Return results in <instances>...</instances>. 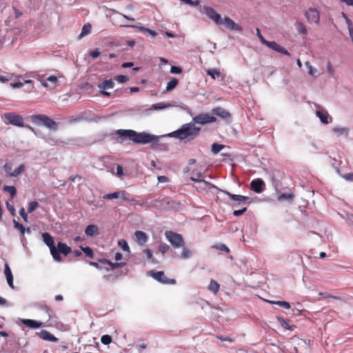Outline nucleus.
Returning a JSON list of instances; mask_svg holds the SVG:
<instances>
[{
  "label": "nucleus",
  "instance_id": "obj_42",
  "mask_svg": "<svg viewBox=\"0 0 353 353\" xmlns=\"http://www.w3.org/2000/svg\"><path fill=\"white\" fill-rule=\"evenodd\" d=\"M272 304L278 305L285 309H290V304L284 301H269Z\"/></svg>",
  "mask_w": 353,
  "mask_h": 353
},
{
  "label": "nucleus",
  "instance_id": "obj_4",
  "mask_svg": "<svg viewBox=\"0 0 353 353\" xmlns=\"http://www.w3.org/2000/svg\"><path fill=\"white\" fill-rule=\"evenodd\" d=\"M256 35L259 38L261 42L270 48V49L281 53L283 54L290 56V53L285 49L283 46L277 43L276 41H269L264 39V37L261 34L260 30L259 28H256Z\"/></svg>",
  "mask_w": 353,
  "mask_h": 353
},
{
  "label": "nucleus",
  "instance_id": "obj_3",
  "mask_svg": "<svg viewBox=\"0 0 353 353\" xmlns=\"http://www.w3.org/2000/svg\"><path fill=\"white\" fill-rule=\"evenodd\" d=\"M30 120L32 123H33L34 124H43L46 128L54 131L57 130L58 128V125L57 122H55L54 120H52V119H50V117L45 114L32 115L30 117Z\"/></svg>",
  "mask_w": 353,
  "mask_h": 353
},
{
  "label": "nucleus",
  "instance_id": "obj_33",
  "mask_svg": "<svg viewBox=\"0 0 353 353\" xmlns=\"http://www.w3.org/2000/svg\"><path fill=\"white\" fill-rule=\"evenodd\" d=\"M132 201L141 207L150 208L151 201H149L148 200H136L133 199Z\"/></svg>",
  "mask_w": 353,
  "mask_h": 353
},
{
  "label": "nucleus",
  "instance_id": "obj_14",
  "mask_svg": "<svg viewBox=\"0 0 353 353\" xmlns=\"http://www.w3.org/2000/svg\"><path fill=\"white\" fill-rule=\"evenodd\" d=\"M212 113L213 114H215V115L219 117L220 118H221L223 119L228 120V121H230L232 117L231 114L228 110H225L224 108H223L221 107L214 108L212 110Z\"/></svg>",
  "mask_w": 353,
  "mask_h": 353
},
{
  "label": "nucleus",
  "instance_id": "obj_19",
  "mask_svg": "<svg viewBox=\"0 0 353 353\" xmlns=\"http://www.w3.org/2000/svg\"><path fill=\"white\" fill-rule=\"evenodd\" d=\"M134 236L136 237L137 241L139 244L141 245H144L148 241V236L147 234L143 232V231H136L134 233Z\"/></svg>",
  "mask_w": 353,
  "mask_h": 353
},
{
  "label": "nucleus",
  "instance_id": "obj_58",
  "mask_svg": "<svg viewBox=\"0 0 353 353\" xmlns=\"http://www.w3.org/2000/svg\"><path fill=\"white\" fill-rule=\"evenodd\" d=\"M19 214L20 216L22 217V219H23L24 221L27 222L28 221V214H26V211H25V209L24 208H21L20 210H19Z\"/></svg>",
  "mask_w": 353,
  "mask_h": 353
},
{
  "label": "nucleus",
  "instance_id": "obj_30",
  "mask_svg": "<svg viewBox=\"0 0 353 353\" xmlns=\"http://www.w3.org/2000/svg\"><path fill=\"white\" fill-rule=\"evenodd\" d=\"M305 65L306 66L307 69V73L309 74V75L312 76V77H316L319 76V74L317 72V70L316 68H314L309 61H306L305 63Z\"/></svg>",
  "mask_w": 353,
  "mask_h": 353
},
{
  "label": "nucleus",
  "instance_id": "obj_51",
  "mask_svg": "<svg viewBox=\"0 0 353 353\" xmlns=\"http://www.w3.org/2000/svg\"><path fill=\"white\" fill-rule=\"evenodd\" d=\"M128 79L129 78L127 76L123 74H119L114 77V80L121 83L127 82Z\"/></svg>",
  "mask_w": 353,
  "mask_h": 353
},
{
  "label": "nucleus",
  "instance_id": "obj_15",
  "mask_svg": "<svg viewBox=\"0 0 353 353\" xmlns=\"http://www.w3.org/2000/svg\"><path fill=\"white\" fill-rule=\"evenodd\" d=\"M251 189L256 193H261L263 190L265 183L261 179H254L250 183Z\"/></svg>",
  "mask_w": 353,
  "mask_h": 353
},
{
  "label": "nucleus",
  "instance_id": "obj_1",
  "mask_svg": "<svg viewBox=\"0 0 353 353\" xmlns=\"http://www.w3.org/2000/svg\"><path fill=\"white\" fill-rule=\"evenodd\" d=\"M116 134L119 135L120 138H128L134 143L137 144H145L158 140V137L154 135L150 134L145 132H137L133 130H118Z\"/></svg>",
  "mask_w": 353,
  "mask_h": 353
},
{
  "label": "nucleus",
  "instance_id": "obj_45",
  "mask_svg": "<svg viewBox=\"0 0 353 353\" xmlns=\"http://www.w3.org/2000/svg\"><path fill=\"white\" fill-rule=\"evenodd\" d=\"M80 248L87 256H88L89 258H91V259H92L94 257V252L90 248H89V247L84 248L82 246H81Z\"/></svg>",
  "mask_w": 353,
  "mask_h": 353
},
{
  "label": "nucleus",
  "instance_id": "obj_26",
  "mask_svg": "<svg viewBox=\"0 0 353 353\" xmlns=\"http://www.w3.org/2000/svg\"><path fill=\"white\" fill-rule=\"evenodd\" d=\"M101 263L104 264H108L112 270H115L121 267L125 266L126 263L123 262H117V263H112L107 259H103L101 261Z\"/></svg>",
  "mask_w": 353,
  "mask_h": 353
},
{
  "label": "nucleus",
  "instance_id": "obj_49",
  "mask_svg": "<svg viewBox=\"0 0 353 353\" xmlns=\"http://www.w3.org/2000/svg\"><path fill=\"white\" fill-rule=\"evenodd\" d=\"M294 194L292 193L290 194H281L278 196L279 201L282 200H292L294 198Z\"/></svg>",
  "mask_w": 353,
  "mask_h": 353
},
{
  "label": "nucleus",
  "instance_id": "obj_39",
  "mask_svg": "<svg viewBox=\"0 0 353 353\" xmlns=\"http://www.w3.org/2000/svg\"><path fill=\"white\" fill-rule=\"evenodd\" d=\"M3 190L7 192H9L12 198L14 197L17 195V189L14 186L4 185Z\"/></svg>",
  "mask_w": 353,
  "mask_h": 353
},
{
  "label": "nucleus",
  "instance_id": "obj_40",
  "mask_svg": "<svg viewBox=\"0 0 353 353\" xmlns=\"http://www.w3.org/2000/svg\"><path fill=\"white\" fill-rule=\"evenodd\" d=\"M207 74L210 76L213 79H216L221 76V72L216 69H211L207 70Z\"/></svg>",
  "mask_w": 353,
  "mask_h": 353
},
{
  "label": "nucleus",
  "instance_id": "obj_47",
  "mask_svg": "<svg viewBox=\"0 0 353 353\" xmlns=\"http://www.w3.org/2000/svg\"><path fill=\"white\" fill-rule=\"evenodd\" d=\"M39 204L37 201H31L30 203H29V205H28V212L29 213H32L38 207H39Z\"/></svg>",
  "mask_w": 353,
  "mask_h": 353
},
{
  "label": "nucleus",
  "instance_id": "obj_7",
  "mask_svg": "<svg viewBox=\"0 0 353 353\" xmlns=\"http://www.w3.org/2000/svg\"><path fill=\"white\" fill-rule=\"evenodd\" d=\"M148 275L163 284L174 285L176 283L175 279L168 278L163 271L150 270L148 272Z\"/></svg>",
  "mask_w": 353,
  "mask_h": 353
},
{
  "label": "nucleus",
  "instance_id": "obj_18",
  "mask_svg": "<svg viewBox=\"0 0 353 353\" xmlns=\"http://www.w3.org/2000/svg\"><path fill=\"white\" fill-rule=\"evenodd\" d=\"M4 274L6 277L8 284L9 285V286L10 288L14 289V284H13V275L12 274L11 270L8 263L5 264Z\"/></svg>",
  "mask_w": 353,
  "mask_h": 353
},
{
  "label": "nucleus",
  "instance_id": "obj_13",
  "mask_svg": "<svg viewBox=\"0 0 353 353\" xmlns=\"http://www.w3.org/2000/svg\"><path fill=\"white\" fill-rule=\"evenodd\" d=\"M305 17L309 23H318L320 20L319 12L315 8H310L306 11Z\"/></svg>",
  "mask_w": 353,
  "mask_h": 353
},
{
  "label": "nucleus",
  "instance_id": "obj_54",
  "mask_svg": "<svg viewBox=\"0 0 353 353\" xmlns=\"http://www.w3.org/2000/svg\"><path fill=\"white\" fill-rule=\"evenodd\" d=\"M119 246H121V248L123 249V251H126V252L130 251V248L128 246V244L125 240H123V239L119 240Z\"/></svg>",
  "mask_w": 353,
  "mask_h": 353
},
{
  "label": "nucleus",
  "instance_id": "obj_8",
  "mask_svg": "<svg viewBox=\"0 0 353 353\" xmlns=\"http://www.w3.org/2000/svg\"><path fill=\"white\" fill-rule=\"evenodd\" d=\"M4 118L9 123L13 125L24 127L23 117L21 115L16 114L15 112H6L4 114Z\"/></svg>",
  "mask_w": 353,
  "mask_h": 353
},
{
  "label": "nucleus",
  "instance_id": "obj_57",
  "mask_svg": "<svg viewBox=\"0 0 353 353\" xmlns=\"http://www.w3.org/2000/svg\"><path fill=\"white\" fill-rule=\"evenodd\" d=\"M327 72L329 73V74L331 76V77H333L334 74V70L332 65V63L331 62H328L327 64Z\"/></svg>",
  "mask_w": 353,
  "mask_h": 353
},
{
  "label": "nucleus",
  "instance_id": "obj_24",
  "mask_svg": "<svg viewBox=\"0 0 353 353\" xmlns=\"http://www.w3.org/2000/svg\"><path fill=\"white\" fill-rule=\"evenodd\" d=\"M14 227L16 230L20 232L21 235L24 236L25 232L30 233V228H26L22 224L17 222L15 219L13 220Z\"/></svg>",
  "mask_w": 353,
  "mask_h": 353
},
{
  "label": "nucleus",
  "instance_id": "obj_50",
  "mask_svg": "<svg viewBox=\"0 0 353 353\" xmlns=\"http://www.w3.org/2000/svg\"><path fill=\"white\" fill-rule=\"evenodd\" d=\"M119 194V191H117V192H115L113 193L106 194L103 196V199H118Z\"/></svg>",
  "mask_w": 353,
  "mask_h": 353
},
{
  "label": "nucleus",
  "instance_id": "obj_55",
  "mask_svg": "<svg viewBox=\"0 0 353 353\" xmlns=\"http://www.w3.org/2000/svg\"><path fill=\"white\" fill-rule=\"evenodd\" d=\"M169 245H167L165 243H162L159 246V251L161 252L162 254L165 253L169 250Z\"/></svg>",
  "mask_w": 353,
  "mask_h": 353
},
{
  "label": "nucleus",
  "instance_id": "obj_34",
  "mask_svg": "<svg viewBox=\"0 0 353 353\" xmlns=\"http://www.w3.org/2000/svg\"><path fill=\"white\" fill-rule=\"evenodd\" d=\"M276 319L279 324L285 330H293L292 326L290 325L289 323L282 317L276 316Z\"/></svg>",
  "mask_w": 353,
  "mask_h": 353
},
{
  "label": "nucleus",
  "instance_id": "obj_29",
  "mask_svg": "<svg viewBox=\"0 0 353 353\" xmlns=\"http://www.w3.org/2000/svg\"><path fill=\"white\" fill-rule=\"evenodd\" d=\"M86 235L92 236L98 233V228L94 225H89L85 230Z\"/></svg>",
  "mask_w": 353,
  "mask_h": 353
},
{
  "label": "nucleus",
  "instance_id": "obj_46",
  "mask_svg": "<svg viewBox=\"0 0 353 353\" xmlns=\"http://www.w3.org/2000/svg\"><path fill=\"white\" fill-rule=\"evenodd\" d=\"M119 198L126 201H132L133 199L130 198V194L124 190L119 191Z\"/></svg>",
  "mask_w": 353,
  "mask_h": 353
},
{
  "label": "nucleus",
  "instance_id": "obj_48",
  "mask_svg": "<svg viewBox=\"0 0 353 353\" xmlns=\"http://www.w3.org/2000/svg\"><path fill=\"white\" fill-rule=\"evenodd\" d=\"M296 28L297 30L303 34H306L307 32L306 27L301 22H297Z\"/></svg>",
  "mask_w": 353,
  "mask_h": 353
},
{
  "label": "nucleus",
  "instance_id": "obj_64",
  "mask_svg": "<svg viewBox=\"0 0 353 353\" xmlns=\"http://www.w3.org/2000/svg\"><path fill=\"white\" fill-rule=\"evenodd\" d=\"M5 171L6 172L7 176H10V174H12V165L8 163H6L3 166Z\"/></svg>",
  "mask_w": 353,
  "mask_h": 353
},
{
  "label": "nucleus",
  "instance_id": "obj_11",
  "mask_svg": "<svg viewBox=\"0 0 353 353\" xmlns=\"http://www.w3.org/2000/svg\"><path fill=\"white\" fill-rule=\"evenodd\" d=\"M224 25L226 28L230 30H235L238 32H241L243 30V28L239 24L235 23L232 19H231L228 17H225L223 19H221V25Z\"/></svg>",
  "mask_w": 353,
  "mask_h": 353
},
{
  "label": "nucleus",
  "instance_id": "obj_38",
  "mask_svg": "<svg viewBox=\"0 0 353 353\" xmlns=\"http://www.w3.org/2000/svg\"><path fill=\"white\" fill-rule=\"evenodd\" d=\"M225 148L224 145L214 143L212 145V152L214 154H218L222 149Z\"/></svg>",
  "mask_w": 353,
  "mask_h": 353
},
{
  "label": "nucleus",
  "instance_id": "obj_28",
  "mask_svg": "<svg viewBox=\"0 0 353 353\" xmlns=\"http://www.w3.org/2000/svg\"><path fill=\"white\" fill-rule=\"evenodd\" d=\"M220 288L219 284L214 280L212 279L208 285V289L213 292L214 294H216Z\"/></svg>",
  "mask_w": 353,
  "mask_h": 353
},
{
  "label": "nucleus",
  "instance_id": "obj_41",
  "mask_svg": "<svg viewBox=\"0 0 353 353\" xmlns=\"http://www.w3.org/2000/svg\"><path fill=\"white\" fill-rule=\"evenodd\" d=\"M25 170V165L23 164H21L17 169H15L12 174H10V176H18Z\"/></svg>",
  "mask_w": 353,
  "mask_h": 353
},
{
  "label": "nucleus",
  "instance_id": "obj_27",
  "mask_svg": "<svg viewBox=\"0 0 353 353\" xmlns=\"http://www.w3.org/2000/svg\"><path fill=\"white\" fill-rule=\"evenodd\" d=\"M199 185L198 186H196V188L197 190H205V189H211V188H216L214 185H212V183L205 181V180H201V181H199Z\"/></svg>",
  "mask_w": 353,
  "mask_h": 353
},
{
  "label": "nucleus",
  "instance_id": "obj_35",
  "mask_svg": "<svg viewBox=\"0 0 353 353\" xmlns=\"http://www.w3.org/2000/svg\"><path fill=\"white\" fill-rule=\"evenodd\" d=\"M172 106L171 103H158L153 104L152 108L155 110H162Z\"/></svg>",
  "mask_w": 353,
  "mask_h": 353
},
{
  "label": "nucleus",
  "instance_id": "obj_12",
  "mask_svg": "<svg viewBox=\"0 0 353 353\" xmlns=\"http://www.w3.org/2000/svg\"><path fill=\"white\" fill-rule=\"evenodd\" d=\"M170 201L168 199H157L151 201L150 208H156L160 210H166Z\"/></svg>",
  "mask_w": 353,
  "mask_h": 353
},
{
  "label": "nucleus",
  "instance_id": "obj_37",
  "mask_svg": "<svg viewBox=\"0 0 353 353\" xmlns=\"http://www.w3.org/2000/svg\"><path fill=\"white\" fill-rule=\"evenodd\" d=\"M47 81H49L50 82H51L53 84H56L57 82V78L56 76L52 75V76H50L49 77H48L46 80H41V83L43 86H44V87L48 86V85L47 83Z\"/></svg>",
  "mask_w": 353,
  "mask_h": 353
},
{
  "label": "nucleus",
  "instance_id": "obj_59",
  "mask_svg": "<svg viewBox=\"0 0 353 353\" xmlns=\"http://www.w3.org/2000/svg\"><path fill=\"white\" fill-rule=\"evenodd\" d=\"M143 252L145 254L148 259L152 260V261H154V259H153V254H152V252L151 250L145 249V250H143Z\"/></svg>",
  "mask_w": 353,
  "mask_h": 353
},
{
  "label": "nucleus",
  "instance_id": "obj_17",
  "mask_svg": "<svg viewBox=\"0 0 353 353\" xmlns=\"http://www.w3.org/2000/svg\"><path fill=\"white\" fill-rule=\"evenodd\" d=\"M227 195H228L233 201H238V203H234V207H237L240 205V203L241 202H245L250 199L248 196H243V195H239V194H233L228 192H224Z\"/></svg>",
  "mask_w": 353,
  "mask_h": 353
},
{
  "label": "nucleus",
  "instance_id": "obj_2",
  "mask_svg": "<svg viewBox=\"0 0 353 353\" xmlns=\"http://www.w3.org/2000/svg\"><path fill=\"white\" fill-rule=\"evenodd\" d=\"M200 131L201 128L196 127L194 122H191L183 124L179 130L172 132L170 136L181 140L187 138L194 139L198 136Z\"/></svg>",
  "mask_w": 353,
  "mask_h": 353
},
{
  "label": "nucleus",
  "instance_id": "obj_20",
  "mask_svg": "<svg viewBox=\"0 0 353 353\" xmlns=\"http://www.w3.org/2000/svg\"><path fill=\"white\" fill-rule=\"evenodd\" d=\"M57 250L59 252V255H60V253H61L64 256H67L72 251L70 247L68 246L67 244L62 243V242H58Z\"/></svg>",
  "mask_w": 353,
  "mask_h": 353
},
{
  "label": "nucleus",
  "instance_id": "obj_44",
  "mask_svg": "<svg viewBox=\"0 0 353 353\" xmlns=\"http://www.w3.org/2000/svg\"><path fill=\"white\" fill-rule=\"evenodd\" d=\"M212 248H215L218 250L225 252L227 253L230 252L229 248L223 243H219V244L214 245L212 246Z\"/></svg>",
  "mask_w": 353,
  "mask_h": 353
},
{
  "label": "nucleus",
  "instance_id": "obj_9",
  "mask_svg": "<svg viewBox=\"0 0 353 353\" xmlns=\"http://www.w3.org/2000/svg\"><path fill=\"white\" fill-rule=\"evenodd\" d=\"M203 12L209 19L212 20L216 25H221V17L214 8L209 6H203Z\"/></svg>",
  "mask_w": 353,
  "mask_h": 353
},
{
  "label": "nucleus",
  "instance_id": "obj_43",
  "mask_svg": "<svg viewBox=\"0 0 353 353\" xmlns=\"http://www.w3.org/2000/svg\"><path fill=\"white\" fill-rule=\"evenodd\" d=\"M192 255V252L187 248L183 247V250L181 252L180 257L183 259H187L190 258Z\"/></svg>",
  "mask_w": 353,
  "mask_h": 353
},
{
  "label": "nucleus",
  "instance_id": "obj_36",
  "mask_svg": "<svg viewBox=\"0 0 353 353\" xmlns=\"http://www.w3.org/2000/svg\"><path fill=\"white\" fill-rule=\"evenodd\" d=\"M201 177H202V174L201 172H197L196 170H193L191 174L190 179L193 181L199 182L202 180L201 179Z\"/></svg>",
  "mask_w": 353,
  "mask_h": 353
},
{
  "label": "nucleus",
  "instance_id": "obj_21",
  "mask_svg": "<svg viewBox=\"0 0 353 353\" xmlns=\"http://www.w3.org/2000/svg\"><path fill=\"white\" fill-rule=\"evenodd\" d=\"M39 336L42 339L46 340V341H52V342L58 341V339L47 330H42L39 333Z\"/></svg>",
  "mask_w": 353,
  "mask_h": 353
},
{
  "label": "nucleus",
  "instance_id": "obj_22",
  "mask_svg": "<svg viewBox=\"0 0 353 353\" xmlns=\"http://www.w3.org/2000/svg\"><path fill=\"white\" fill-rule=\"evenodd\" d=\"M123 27H131L134 28L138 29L139 31L143 32L145 33L149 34L152 37H154L157 35V32L154 30H150L149 28H145L143 26H130V25H123Z\"/></svg>",
  "mask_w": 353,
  "mask_h": 353
},
{
  "label": "nucleus",
  "instance_id": "obj_16",
  "mask_svg": "<svg viewBox=\"0 0 353 353\" xmlns=\"http://www.w3.org/2000/svg\"><path fill=\"white\" fill-rule=\"evenodd\" d=\"M316 114L324 124H328L332 121V118L330 117L328 112L325 110H316Z\"/></svg>",
  "mask_w": 353,
  "mask_h": 353
},
{
  "label": "nucleus",
  "instance_id": "obj_61",
  "mask_svg": "<svg viewBox=\"0 0 353 353\" xmlns=\"http://www.w3.org/2000/svg\"><path fill=\"white\" fill-rule=\"evenodd\" d=\"M246 210H247V208L245 207L241 210H234L233 212V214L235 216H239L242 215L243 213H245L246 212Z\"/></svg>",
  "mask_w": 353,
  "mask_h": 353
},
{
  "label": "nucleus",
  "instance_id": "obj_63",
  "mask_svg": "<svg viewBox=\"0 0 353 353\" xmlns=\"http://www.w3.org/2000/svg\"><path fill=\"white\" fill-rule=\"evenodd\" d=\"M100 54H101V52L99 51V50L98 48L95 49L94 51H92V52L90 53V56L92 59H96V58H97Z\"/></svg>",
  "mask_w": 353,
  "mask_h": 353
},
{
  "label": "nucleus",
  "instance_id": "obj_52",
  "mask_svg": "<svg viewBox=\"0 0 353 353\" xmlns=\"http://www.w3.org/2000/svg\"><path fill=\"white\" fill-rule=\"evenodd\" d=\"M332 130H333V132L337 133L338 134H347V133H348V130L345 128L334 127L332 129Z\"/></svg>",
  "mask_w": 353,
  "mask_h": 353
},
{
  "label": "nucleus",
  "instance_id": "obj_25",
  "mask_svg": "<svg viewBox=\"0 0 353 353\" xmlns=\"http://www.w3.org/2000/svg\"><path fill=\"white\" fill-rule=\"evenodd\" d=\"M114 83L112 79L105 80L98 85V88L101 90H108L113 88Z\"/></svg>",
  "mask_w": 353,
  "mask_h": 353
},
{
  "label": "nucleus",
  "instance_id": "obj_53",
  "mask_svg": "<svg viewBox=\"0 0 353 353\" xmlns=\"http://www.w3.org/2000/svg\"><path fill=\"white\" fill-rule=\"evenodd\" d=\"M101 341L104 345H109L112 342V337L108 334L103 335Z\"/></svg>",
  "mask_w": 353,
  "mask_h": 353
},
{
  "label": "nucleus",
  "instance_id": "obj_10",
  "mask_svg": "<svg viewBox=\"0 0 353 353\" xmlns=\"http://www.w3.org/2000/svg\"><path fill=\"white\" fill-rule=\"evenodd\" d=\"M193 122L199 124H207L214 123L216 121V117L210 116L209 114H199L193 118Z\"/></svg>",
  "mask_w": 353,
  "mask_h": 353
},
{
  "label": "nucleus",
  "instance_id": "obj_56",
  "mask_svg": "<svg viewBox=\"0 0 353 353\" xmlns=\"http://www.w3.org/2000/svg\"><path fill=\"white\" fill-rule=\"evenodd\" d=\"M342 15L344 17V19H345V21L347 24L348 30L350 31V30L353 29V24H352L351 20L348 18V17L344 12H342Z\"/></svg>",
  "mask_w": 353,
  "mask_h": 353
},
{
  "label": "nucleus",
  "instance_id": "obj_32",
  "mask_svg": "<svg viewBox=\"0 0 353 353\" xmlns=\"http://www.w3.org/2000/svg\"><path fill=\"white\" fill-rule=\"evenodd\" d=\"M178 83L179 80L174 77H172L167 84L166 91L169 92L174 90L176 87Z\"/></svg>",
  "mask_w": 353,
  "mask_h": 353
},
{
  "label": "nucleus",
  "instance_id": "obj_23",
  "mask_svg": "<svg viewBox=\"0 0 353 353\" xmlns=\"http://www.w3.org/2000/svg\"><path fill=\"white\" fill-rule=\"evenodd\" d=\"M22 323L24 325L30 328H39L42 325V323L32 319H23Z\"/></svg>",
  "mask_w": 353,
  "mask_h": 353
},
{
  "label": "nucleus",
  "instance_id": "obj_5",
  "mask_svg": "<svg viewBox=\"0 0 353 353\" xmlns=\"http://www.w3.org/2000/svg\"><path fill=\"white\" fill-rule=\"evenodd\" d=\"M42 238L43 242L49 248L50 254H52L53 259L58 262L61 261V257L59 254V252L54 245V239L51 235L48 232H44L42 234Z\"/></svg>",
  "mask_w": 353,
  "mask_h": 353
},
{
  "label": "nucleus",
  "instance_id": "obj_62",
  "mask_svg": "<svg viewBox=\"0 0 353 353\" xmlns=\"http://www.w3.org/2000/svg\"><path fill=\"white\" fill-rule=\"evenodd\" d=\"M319 294V296H321L322 297H323L325 299L332 298V299H339V297H337L336 296H333V295H332L330 294H328V293L320 292Z\"/></svg>",
  "mask_w": 353,
  "mask_h": 353
},
{
  "label": "nucleus",
  "instance_id": "obj_60",
  "mask_svg": "<svg viewBox=\"0 0 353 353\" xmlns=\"http://www.w3.org/2000/svg\"><path fill=\"white\" fill-rule=\"evenodd\" d=\"M170 72L172 74H180L182 72V70L179 67L173 65L170 68Z\"/></svg>",
  "mask_w": 353,
  "mask_h": 353
},
{
  "label": "nucleus",
  "instance_id": "obj_6",
  "mask_svg": "<svg viewBox=\"0 0 353 353\" xmlns=\"http://www.w3.org/2000/svg\"><path fill=\"white\" fill-rule=\"evenodd\" d=\"M165 235L174 248H178L184 246L185 241L181 234L172 231H166Z\"/></svg>",
  "mask_w": 353,
  "mask_h": 353
},
{
  "label": "nucleus",
  "instance_id": "obj_31",
  "mask_svg": "<svg viewBox=\"0 0 353 353\" xmlns=\"http://www.w3.org/2000/svg\"><path fill=\"white\" fill-rule=\"evenodd\" d=\"M92 26L90 23H86L85 24L81 30V32L79 36V39H81L82 37H85V35L89 34L91 32Z\"/></svg>",
  "mask_w": 353,
  "mask_h": 353
}]
</instances>
